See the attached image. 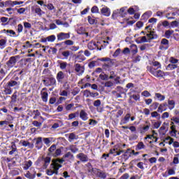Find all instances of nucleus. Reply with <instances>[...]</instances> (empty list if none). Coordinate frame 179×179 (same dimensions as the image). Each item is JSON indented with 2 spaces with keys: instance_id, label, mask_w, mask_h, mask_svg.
Instances as JSON below:
<instances>
[{
  "instance_id": "obj_1",
  "label": "nucleus",
  "mask_w": 179,
  "mask_h": 179,
  "mask_svg": "<svg viewBox=\"0 0 179 179\" xmlns=\"http://www.w3.org/2000/svg\"><path fill=\"white\" fill-rule=\"evenodd\" d=\"M48 152V156H53V157H57V156H59L62 153L61 148L57 149V145L55 144L49 148Z\"/></svg>"
},
{
  "instance_id": "obj_2",
  "label": "nucleus",
  "mask_w": 179,
  "mask_h": 179,
  "mask_svg": "<svg viewBox=\"0 0 179 179\" xmlns=\"http://www.w3.org/2000/svg\"><path fill=\"white\" fill-rule=\"evenodd\" d=\"M157 38V34L154 31H151L150 34H147L146 36H142L140 38V43H150L151 40H155Z\"/></svg>"
},
{
  "instance_id": "obj_3",
  "label": "nucleus",
  "mask_w": 179,
  "mask_h": 179,
  "mask_svg": "<svg viewBox=\"0 0 179 179\" xmlns=\"http://www.w3.org/2000/svg\"><path fill=\"white\" fill-rule=\"evenodd\" d=\"M149 71L152 75H154L156 78H164L166 73L162 70H157L153 67H150Z\"/></svg>"
},
{
  "instance_id": "obj_4",
  "label": "nucleus",
  "mask_w": 179,
  "mask_h": 179,
  "mask_svg": "<svg viewBox=\"0 0 179 179\" xmlns=\"http://www.w3.org/2000/svg\"><path fill=\"white\" fill-rule=\"evenodd\" d=\"M91 171L94 173L99 178L106 179L107 178V173L96 168H92Z\"/></svg>"
},
{
  "instance_id": "obj_5",
  "label": "nucleus",
  "mask_w": 179,
  "mask_h": 179,
  "mask_svg": "<svg viewBox=\"0 0 179 179\" xmlns=\"http://www.w3.org/2000/svg\"><path fill=\"white\" fill-rule=\"evenodd\" d=\"M17 59H20V56L16 55L9 58V60L6 62L8 68H13L17 62Z\"/></svg>"
},
{
  "instance_id": "obj_6",
  "label": "nucleus",
  "mask_w": 179,
  "mask_h": 179,
  "mask_svg": "<svg viewBox=\"0 0 179 179\" xmlns=\"http://www.w3.org/2000/svg\"><path fill=\"white\" fill-rule=\"evenodd\" d=\"M169 47H170V42L169 40L166 38H162L159 45V50H162V51H166V50H169Z\"/></svg>"
},
{
  "instance_id": "obj_7",
  "label": "nucleus",
  "mask_w": 179,
  "mask_h": 179,
  "mask_svg": "<svg viewBox=\"0 0 179 179\" xmlns=\"http://www.w3.org/2000/svg\"><path fill=\"white\" fill-rule=\"evenodd\" d=\"M48 80L49 82L47 80H43L45 86H55L57 85V80L54 77L49 78Z\"/></svg>"
},
{
  "instance_id": "obj_8",
  "label": "nucleus",
  "mask_w": 179,
  "mask_h": 179,
  "mask_svg": "<svg viewBox=\"0 0 179 179\" xmlns=\"http://www.w3.org/2000/svg\"><path fill=\"white\" fill-rule=\"evenodd\" d=\"M7 85L12 89L13 87L15 90L19 89L20 87V82L10 80L7 83Z\"/></svg>"
},
{
  "instance_id": "obj_9",
  "label": "nucleus",
  "mask_w": 179,
  "mask_h": 179,
  "mask_svg": "<svg viewBox=\"0 0 179 179\" xmlns=\"http://www.w3.org/2000/svg\"><path fill=\"white\" fill-rule=\"evenodd\" d=\"M77 159H79L80 162H82L83 163H86L89 162V157L83 152H80L76 155Z\"/></svg>"
},
{
  "instance_id": "obj_10",
  "label": "nucleus",
  "mask_w": 179,
  "mask_h": 179,
  "mask_svg": "<svg viewBox=\"0 0 179 179\" xmlns=\"http://www.w3.org/2000/svg\"><path fill=\"white\" fill-rule=\"evenodd\" d=\"M71 38V34L69 33L61 32L57 34V40L59 41H62V40H66Z\"/></svg>"
},
{
  "instance_id": "obj_11",
  "label": "nucleus",
  "mask_w": 179,
  "mask_h": 179,
  "mask_svg": "<svg viewBox=\"0 0 179 179\" xmlns=\"http://www.w3.org/2000/svg\"><path fill=\"white\" fill-rule=\"evenodd\" d=\"M74 69L78 75H82L85 72V66H81L80 64H76L74 65Z\"/></svg>"
},
{
  "instance_id": "obj_12",
  "label": "nucleus",
  "mask_w": 179,
  "mask_h": 179,
  "mask_svg": "<svg viewBox=\"0 0 179 179\" xmlns=\"http://www.w3.org/2000/svg\"><path fill=\"white\" fill-rule=\"evenodd\" d=\"M41 96L43 101L47 103L48 101V92H47V88L44 87L41 92Z\"/></svg>"
},
{
  "instance_id": "obj_13",
  "label": "nucleus",
  "mask_w": 179,
  "mask_h": 179,
  "mask_svg": "<svg viewBox=\"0 0 179 179\" xmlns=\"http://www.w3.org/2000/svg\"><path fill=\"white\" fill-rule=\"evenodd\" d=\"M125 10H127V7H122L119 10L117 9L116 11L113 13V16H114L115 13H118L120 16H121L122 17H125V16H127V13L125 12Z\"/></svg>"
},
{
  "instance_id": "obj_14",
  "label": "nucleus",
  "mask_w": 179,
  "mask_h": 179,
  "mask_svg": "<svg viewBox=\"0 0 179 179\" xmlns=\"http://www.w3.org/2000/svg\"><path fill=\"white\" fill-rule=\"evenodd\" d=\"M22 3H24L23 1H13L8 0L5 2V6L13 7L16 5H22Z\"/></svg>"
},
{
  "instance_id": "obj_15",
  "label": "nucleus",
  "mask_w": 179,
  "mask_h": 179,
  "mask_svg": "<svg viewBox=\"0 0 179 179\" xmlns=\"http://www.w3.org/2000/svg\"><path fill=\"white\" fill-rule=\"evenodd\" d=\"M101 14L103 15V16H110L111 15V10L110 8L107 6H104L101 9Z\"/></svg>"
},
{
  "instance_id": "obj_16",
  "label": "nucleus",
  "mask_w": 179,
  "mask_h": 179,
  "mask_svg": "<svg viewBox=\"0 0 179 179\" xmlns=\"http://www.w3.org/2000/svg\"><path fill=\"white\" fill-rule=\"evenodd\" d=\"M88 49L89 50H96V48H97V50H101V48H99V42H97V43H96V42L94 41H90L88 43Z\"/></svg>"
},
{
  "instance_id": "obj_17",
  "label": "nucleus",
  "mask_w": 179,
  "mask_h": 179,
  "mask_svg": "<svg viewBox=\"0 0 179 179\" xmlns=\"http://www.w3.org/2000/svg\"><path fill=\"white\" fill-rule=\"evenodd\" d=\"M52 166V169H53V171L55 172V174H56V176H57L58 174V171L59 170V169H61V167H62V165L58 164V163H55V162H53L52 164H51Z\"/></svg>"
},
{
  "instance_id": "obj_18",
  "label": "nucleus",
  "mask_w": 179,
  "mask_h": 179,
  "mask_svg": "<svg viewBox=\"0 0 179 179\" xmlns=\"http://www.w3.org/2000/svg\"><path fill=\"white\" fill-rule=\"evenodd\" d=\"M56 79L59 83H62V80L65 79V73L62 71H59L57 74Z\"/></svg>"
},
{
  "instance_id": "obj_19",
  "label": "nucleus",
  "mask_w": 179,
  "mask_h": 179,
  "mask_svg": "<svg viewBox=\"0 0 179 179\" xmlns=\"http://www.w3.org/2000/svg\"><path fill=\"white\" fill-rule=\"evenodd\" d=\"M80 118L83 120V121H87L89 120V117L87 116V113L86 111L81 110L80 112Z\"/></svg>"
},
{
  "instance_id": "obj_20",
  "label": "nucleus",
  "mask_w": 179,
  "mask_h": 179,
  "mask_svg": "<svg viewBox=\"0 0 179 179\" xmlns=\"http://www.w3.org/2000/svg\"><path fill=\"white\" fill-rule=\"evenodd\" d=\"M35 141H36V148L38 149H41V148H43V138L38 137L37 138H35Z\"/></svg>"
},
{
  "instance_id": "obj_21",
  "label": "nucleus",
  "mask_w": 179,
  "mask_h": 179,
  "mask_svg": "<svg viewBox=\"0 0 179 179\" xmlns=\"http://www.w3.org/2000/svg\"><path fill=\"white\" fill-rule=\"evenodd\" d=\"M3 94L8 95V94H12V88L9 87L8 84H6L4 86V90H3Z\"/></svg>"
},
{
  "instance_id": "obj_22",
  "label": "nucleus",
  "mask_w": 179,
  "mask_h": 179,
  "mask_svg": "<svg viewBox=\"0 0 179 179\" xmlns=\"http://www.w3.org/2000/svg\"><path fill=\"white\" fill-rule=\"evenodd\" d=\"M129 118H131V114L127 113L124 119H122L120 122V125H124L125 124H127V122H128V121H129Z\"/></svg>"
},
{
  "instance_id": "obj_23",
  "label": "nucleus",
  "mask_w": 179,
  "mask_h": 179,
  "mask_svg": "<svg viewBox=\"0 0 179 179\" xmlns=\"http://www.w3.org/2000/svg\"><path fill=\"white\" fill-rule=\"evenodd\" d=\"M33 165V162L31 160L26 161L24 164V170H29L30 167Z\"/></svg>"
},
{
  "instance_id": "obj_24",
  "label": "nucleus",
  "mask_w": 179,
  "mask_h": 179,
  "mask_svg": "<svg viewBox=\"0 0 179 179\" xmlns=\"http://www.w3.org/2000/svg\"><path fill=\"white\" fill-rule=\"evenodd\" d=\"M22 146L30 148L31 149H33L34 148V144H31L29 141H24L22 142Z\"/></svg>"
},
{
  "instance_id": "obj_25",
  "label": "nucleus",
  "mask_w": 179,
  "mask_h": 179,
  "mask_svg": "<svg viewBox=\"0 0 179 179\" xmlns=\"http://www.w3.org/2000/svg\"><path fill=\"white\" fill-rule=\"evenodd\" d=\"M75 139H78V136H76L75 133H70L69 134V142H72V141H74Z\"/></svg>"
},
{
  "instance_id": "obj_26",
  "label": "nucleus",
  "mask_w": 179,
  "mask_h": 179,
  "mask_svg": "<svg viewBox=\"0 0 179 179\" xmlns=\"http://www.w3.org/2000/svg\"><path fill=\"white\" fill-rule=\"evenodd\" d=\"M25 177L29 179H34L36 178V172H34V173H31L29 171H28L25 174Z\"/></svg>"
},
{
  "instance_id": "obj_27",
  "label": "nucleus",
  "mask_w": 179,
  "mask_h": 179,
  "mask_svg": "<svg viewBox=\"0 0 179 179\" xmlns=\"http://www.w3.org/2000/svg\"><path fill=\"white\" fill-rule=\"evenodd\" d=\"M69 150H71L72 153H76V152L79 151V148H78V147H76L75 145H71L69 146Z\"/></svg>"
},
{
  "instance_id": "obj_28",
  "label": "nucleus",
  "mask_w": 179,
  "mask_h": 179,
  "mask_svg": "<svg viewBox=\"0 0 179 179\" xmlns=\"http://www.w3.org/2000/svg\"><path fill=\"white\" fill-rule=\"evenodd\" d=\"M176 68H178V66L177 64H169L166 66V69H169V71H173L174 69H176Z\"/></svg>"
},
{
  "instance_id": "obj_29",
  "label": "nucleus",
  "mask_w": 179,
  "mask_h": 179,
  "mask_svg": "<svg viewBox=\"0 0 179 179\" xmlns=\"http://www.w3.org/2000/svg\"><path fill=\"white\" fill-rule=\"evenodd\" d=\"M42 73L43 75H44L43 76H42V78H43L44 80L47 79V76L50 75V69H45Z\"/></svg>"
},
{
  "instance_id": "obj_30",
  "label": "nucleus",
  "mask_w": 179,
  "mask_h": 179,
  "mask_svg": "<svg viewBox=\"0 0 179 179\" xmlns=\"http://www.w3.org/2000/svg\"><path fill=\"white\" fill-rule=\"evenodd\" d=\"M6 47V39L0 40V48L3 50Z\"/></svg>"
},
{
  "instance_id": "obj_31",
  "label": "nucleus",
  "mask_w": 179,
  "mask_h": 179,
  "mask_svg": "<svg viewBox=\"0 0 179 179\" xmlns=\"http://www.w3.org/2000/svg\"><path fill=\"white\" fill-rule=\"evenodd\" d=\"M63 157L66 158V159H69L70 160H72L73 159V154H71V152H68L67 153H66Z\"/></svg>"
},
{
  "instance_id": "obj_32",
  "label": "nucleus",
  "mask_w": 179,
  "mask_h": 179,
  "mask_svg": "<svg viewBox=\"0 0 179 179\" xmlns=\"http://www.w3.org/2000/svg\"><path fill=\"white\" fill-rule=\"evenodd\" d=\"M166 141H169L168 142L169 145H173L174 143V138L170 136L166 137L165 139L164 140V142H166Z\"/></svg>"
},
{
  "instance_id": "obj_33",
  "label": "nucleus",
  "mask_w": 179,
  "mask_h": 179,
  "mask_svg": "<svg viewBox=\"0 0 179 179\" xmlns=\"http://www.w3.org/2000/svg\"><path fill=\"white\" fill-rule=\"evenodd\" d=\"M166 141H169L168 142L169 145H173L174 143V138L170 136L166 137L165 139L164 140V142H166Z\"/></svg>"
},
{
  "instance_id": "obj_34",
  "label": "nucleus",
  "mask_w": 179,
  "mask_h": 179,
  "mask_svg": "<svg viewBox=\"0 0 179 179\" xmlns=\"http://www.w3.org/2000/svg\"><path fill=\"white\" fill-rule=\"evenodd\" d=\"M122 151L118 152L117 150H115V149H113L110 150V153L111 155H113V156H120L121 155V152Z\"/></svg>"
},
{
  "instance_id": "obj_35",
  "label": "nucleus",
  "mask_w": 179,
  "mask_h": 179,
  "mask_svg": "<svg viewBox=\"0 0 179 179\" xmlns=\"http://www.w3.org/2000/svg\"><path fill=\"white\" fill-rule=\"evenodd\" d=\"M141 149H145V144L143 142H140L136 145V150H141Z\"/></svg>"
},
{
  "instance_id": "obj_36",
  "label": "nucleus",
  "mask_w": 179,
  "mask_h": 179,
  "mask_svg": "<svg viewBox=\"0 0 179 179\" xmlns=\"http://www.w3.org/2000/svg\"><path fill=\"white\" fill-rule=\"evenodd\" d=\"M168 104L169 106L170 110H173L174 108V106H176V102L173 100H169Z\"/></svg>"
},
{
  "instance_id": "obj_37",
  "label": "nucleus",
  "mask_w": 179,
  "mask_h": 179,
  "mask_svg": "<svg viewBox=\"0 0 179 179\" xmlns=\"http://www.w3.org/2000/svg\"><path fill=\"white\" fill-rule=\"evenodd\" d=\"M3 33H8L10 34V36H15L16 35V32H15L12 29H3Z\"/></svg>"
},
{
  "instance_id": "obj_38",
  "label": "nucleus",
  "mask_w": 179,
  "mask_h": 179,
  "mask_svg": "<svg viewBox=\"0 0 179 179\" xmlns=\"http://www.w3.org/2000/svg\"><path fill=\"white\" fill-rule=\"evenodd\" d=\"M17 99V92H15L11 96V101L13 103H16Z\"/></svg>"
},
{
  "instance_id": "obj_39",
  "label": "nucleus",
  "mask_w": 179,
  "mask_h": 179,
  "mask_svg": "<svg viewBox=\"0 0 179 179\" xmlns=\"http://www.w3.org/2000/svg\"><path fill=\"white\" fill-rule=\"evenodd\" d=\"M171 132L175 134V135L177 134V130L176 129V125H174V122H171Z\"/></svg>"
},
{
  "instance_id": "obj_40",
  "label": "nucleus",
  "mask_w": 179,
  "mask_h": 179,
  "mask_svg": "<svg viewBox=\"0 0 179 179\" xmlns=\"http://www.w3.org/2000/svg\"><path fill=\"white\" fill-rule=\"evenodd\" d=\"M85 93H89L91 97H97L99 96V92H90L88 90H85Z\"/></svg>"
},
{
  "instance_id": "obj_41",
  "label": "nucleus",
  "mask_w": 179,
  "mask_h": 179,
  "mask_svg": "<svg viewBox=\"0 0 179 179\" xmlns=\"http://www.w3.org/2000/svg\"><path fill=\"white\" fill-rule=\"evenodd\" d=\"M55 35H51L49 36L46 38V40H48V41L50 42V43H53V41H55Z\"/></svg>"
},
{
  "instance_id": "obj_42",
  "label": "nucleus",
  "mask_w": 179,
  "mask_h": 179,
  "mask_svg": "<svg viewBox=\"0 0 179 179\" xmlns=\"http://www.w3.org/2000/svg\"><path fill=\"white\" fill-rule=\"evenodd\" d=\"M99 78L101 80H108V79H110L107 74H100Z\"/></svg>"
},
{
  "instance_id": "obj_43",
  "label": "nucleus",
  "mask_w": 179,
  "mask_h": 179,
  "mask_svg": "<svg viewBox=\"0 0 179 179\" xmlns=\"http://www.w3.org/2000/svg\"><path fill=\"white\" fill-rule=\"evenodd\" d=\"M173 33H174V31L167 30L165 31V36L166 37V38H170V36H171V34H173Z\"/></svg>"
},
{
  "instance_id": "obj_44",
  "label": "nucleus",
  "mask_w": 179,
  "mask_h": 179,
  "mask_svg": "<svg viewBox=\"0 0 179 179\" xmlns=\"http://www.w3.org/2000/svg\"><path fill=\"white\" fill-rule=\"evenodd\" d=\"M62 55H63L66 59H68V57L71 55V52H69V50L64 51L62 52Z\"/></svg>"
},
{
  "instance_id": "obj_45",
  "label": "nucleus",
  "mask_w": 179,
  "mask_h": 179,
  "mask_svg": "<svg viewBox=\"0 0 179 179\" xmlns=\"http://www.w3.org/2000/svg\"><path fill=\"white\" fill-rule=\"evenodd\" d=\"M100 106H101V101H100V99H97L94 101V107H96V108H99V107H100Z\"/></svg>"
},
{
  "instance_id": "obj_46",
  "label": "nucleus",
  "mask_w": 179,
  "mask_h": 179,
  "mask_svg": "<svg viewBox=\"0 0 179 179\" xmlns=\"http://www.w3.org/2000/svg\"><path fill=\"white\" fill-rule=\"evenodd\" d=\"M155 96L157 99H159V100H160L161 101H163V100H164V99H166V96H164V95H162L159 93H156Z\"/></svg>"
},
{
  "instance_id": "obj_47",
  "label": "nucleus",
  "mask_w": 179,
  "mask_h": 179,
  "mask_svg": "<svg viewBox=\"0 0 179 179\" xmlns=\"http://www.w3.org/2000/svg\"><path fill=\"white\" fill-rule=\"evenodd\" d=\"M44 162H45L44 166L47 168V166H48L50 164V162H51V158L47 157L46 158H45Z\"/></svg>"
},
{
  "instance_id": "obj_48",
  "label": "nucleus",
  "mask_w": 179,
  "mask_h": 179,
  "mask_svg": "<svg viewBox=\"0 0 179 179\" xmlns=\"http://www.w3.org/2000/svg\"><path fill=\"white\" fill-rule=\"evenodd\" d=\"M59 66H60V69L62 70L66 69V66H68V63H66V62H63L60 63Z\"/></svg>"
},
{
  "instance_id": "obj_49",
  "label": "nucleus",
  "mask_w": 179,
  "mask_h": 179,
  "mask_svg": "<svg viewBox=\"0 0 179 179\" xmlns=\"http://www.w3.org/2000/svg\"><path fill=\"white\" fill-rule=\"evenodd\" d=\"M152 65H153V66H157V69L162 68V64H160V62H157V61H153Z\"/></svg>"
},
{
  "instance_id": "obj_50",
  "label": "nucleus",
  "mask_w": 179,
  "mask_h": 179,
  "mask_svg": "<svg viewBox=\"0 0 179 179\" xmlns=\"http://www.w3.org/2000/svg\"><path fill=\"white\" fill-rule=\"evenodd\" d=\"M91 12L92 13H99L100 12L99 11V7L97 6H93L92 8H91Z\"/></svg>"
},
{
  "instance_id": "obj_51",
  "label": "nucleus",
  "mask_w": 179,
  "mask_h": 179,
  "mask_svg": "<svg viewBox=\"0 0 179 179\" xmlns=\"http://www.w3.org/2000/svg\"><path fill=\"white\" fill-rule=\"evenodd\" d=\"M151 15H152V11H147L143 15V17H145V19H149Z\"/></svg>"
},
{
  "instance_id": "obj_52",
  "label": "nucleus",
  "mask_w": 179,
  "mask_h": 179,
  "mask_svg": "<svg viewBox=\"0 0 179 179\" xmlns=\"http://www.w3.org/2000/svg\"><path fill=\"white\" fill-rule=\"evenodd\" d=\"M109 75H110V76L108 77L109 79H114V78L117 77V75H115V72H114L113 71H110Z\"/></svg>"
},
{
  "instance_id": "obj_53",
  "label": "nucleus",
  "mask_w": 179,
  "mask_h": 179,
  "mask_svg": "<svg viewBox=\"0 0 179 179\" xmlns=\"http://www.w3.org/2000/svg\"><path fill=\"white\" fill-rule=\"evenodd\" d=\"M104 86L106 87H113V86H114V83L111 81H107L106 83H105Z\"/></svg>"
},
{
  "instance_id": "obj_54",
  "label": "nucleus",
  "mask_w": 179,
  "mask_h": 179,
  "mask_svg": "<svg viewBox=\"0 0 179 179\" xmlns=\"http://www.w3.org/2000/svg\"><path fill=\"white\" fill-rule=\"evenodd\" d=\"M5 70L3 69H0V80H2L3 78H5Z\"/></svg>"
},
{
  "instance_id": "obj_55",
  "label": "nucleus",
  "mask_w": 179,
  "mask_h": 179,
  "mask_svg": "<svg viewBox=\"0 0 179 179\" xmlns=\"http://www.w3.org/2000/svg\"><path fill=\"white\" fill-rule=\"evenodd\" d=\"M160 125H162V122H155L153 123V128H155V129H157L158 128L160 127Z\"/></svg>"
},
{
  "instance_id": "obj_56",
  "label": "nucleus",
  "mask_w": 179,
  "mask_h": 179,
  "mask_svg": "<svg viewBox=\"0 0 179 179\" xmlns=\"http://www.w3.org/2000/svg\"><path fill=\"white\" fill-rule=\"evenodd\" d=\"M164 107H166V103H162V104L159 105V106L158 108V111L159 113H162L163 110H164Z\"/></svg>"
},
{
  "instance_id": "obj_57",
  "label": "nucleus",
  "mask_w": 179,
  "mask_h": 179,
  "mask_svg": "<svg viewBox=\"0 0 179 179\" xmlns=\"http://www.w3.org/2000/svg\"><path fill=\"white\" fill-rule=\"evenodd\" d=\"M78 34H85V27H80L78 31H77Z\"/></svg>"
},
{
  "instance_id": "obj_58",
  "label": "nucleus",
  "mask_w": 179,
  "mask_h": 179,
  "mask_svg": "<svg viewBox=\"0 0 179 179\" xmlns=\"http://www.w3.org/2000/svg\"><path fill=\"white\" fill-rule=\"evenodd\" d=\"M43 141L45 145H49L50 143H51V138H43Z\"/></svg>"
},
{
  "instance_id": "obj_59",
  "label": "nucleus",
  "mask_w": 179,
  "mask_h": 179,
  "mask_svg": "<svg viewBox=\"0 0 179 179\" xmlns=\"http://www.w3.org/2000/svg\"><path fill=\"white\" fill-rule=\"evenodd\" d=\"M141 58L142 57L140 55L136 56L133 59V62L135 64H136V62H139L141 61Z\"/></svg>"
},
{
  "instance_id": "obj_60",
  "label": "nucleus",
  "mask_w": 179,
  "mask_h": 179,
  "mask_svg": "<svg viewBox=\"0 0 179 179\" xmlns=\"http://www.w3.org/2000/svg\"><path fill=\"white\" fill-rule=\"evenodd\" d=\"M32 124L34 125V127H37L38 128H40V127L42 125L41 122H38L37 120H34Z\"/></svg>"
},
{
  "instance_id": "obj_61",
  "label": "nucleus",
  "mask_w": 179,
  "mask_h": 179,
  "mask_svg": "<svg viewBox=\"0 0 179 179\" xmlns=\"http://www.w3.org/2000/svg\"><path fill=\"white\" fill-rule=\"evenodd\" d=\"M66 45H73V41L71 40H66L64 42Z\"/></svg>"
},
{
  "instance_id": "obj_62",
  "label": "nucleus",
  "mask_w": 179,
  "mask_h": 179,
  "mask_svg": "<svg viewBox=\"0 0 179 179\" xmlns=\"http://www.w3.org/2000/svg\"><path fill=\"white\" fill-rule=\"evenodd\" d=\"M76 114L78 115V113H71V114H69L68 120H73V118H76Z\"/></svg>"
},
{
  "instance_id": "obj_63",
  "label": "nucleus",
  "mask_w": 179,
  "mask_h": 179,
  "mask_svg": "<svg viewBox=\"0 0 179 179\" xmlns=\"http://www.w3.org/2000/svg\"><path fill=\"white\" fill-rule=\"evenodd\" d=\"M46 174L48 176H52L53 174H55V172L52 171V169H48L46 170Z\"/></svg>"
},
{
  "instance_id": "obj_64",
  "label": "nucleus",
  "mask_w": 179,
  "mask_h": 179,
  "mask_svg": "<svg viewBox=\"0 0 179 179\" xmlns=\"http://www.w3.org/2000/svg\"><path fill=\"white\" fill-rule=\"evenodd\" d=\"M129 173H124L123 174L120 179H129Z\"/></svg>"
}]
</instances>
